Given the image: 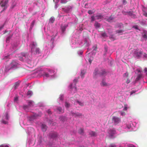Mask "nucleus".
I'll return each instance as SVG.
<instances>
[{"label":"nucleus","instance_id":"0e129e2a","mask_svg":"<svg viewBox=\"0 0 147 147\" xmlns=\"http://www.w3.org/2000/svg\"><path fill=\"white\" fill-rule=\"evenodd\" d=\"M64 117H63V116H62V117H61L60 118V119L61 120H62V119Z\"/></svg>","mask_w":147,"mask_h":147},{"label":"nucleus","instance_id":"13d9d810","mask_svg":"<svg viewBox=\"0 0 147 147\" xmlns=\"http://www.w3.org/2000/svg\"><path fill=\"white\" fill-rule=\"evenodd\" d=\"M45 76H46V77H48L49 76V75L47 73L45 74Z\"/></svg>","mask_w":147,"mask_h":147},{"label":"nucleus","instance_id":"5fc2aeb1","mask_svg":"<svg viewBox=\"0 0 147 147\" xmlns=\"http://www.w3.org/2000/svg\"><path fill=\"white\" fill-rule=\"evenodd\" d=\"M93 59H89V61L90 63H91L92 61V60Z\"/></svg>","mask_w":147,"mask_h":147},{"label":"nucleus","instance_id":"f704fd0d","mask_svg":"<svg viewBox=\"0 0 147 147\" xmlns=\"http://www.w3.org/2000/svg\"><path fill=\"white\" fill-rule=\"evenodd\" d=\"M83 129L81 128L79 129V133L80 134H82L83 133Z\"/></svg>","mask_w":147,"mask_h":147},{"label":"nucleus","instance_id":"a878e982","mask_svg":"<svg viewBox=\"0 0 147 147\" xmlns=\"http://www.w3.org/2000/svg\"><path fill=\"white\" fill-rule=\"evenodd\" d=\"M71 7L70 6H68L67 7H65L64 9L67 11H68L71 9Z\"/></svg>","mask_w":147,"mask_h":147},{"label":"nucleus","instance_id":"c9c22d12","mask_svg":"<svg viewBox=\"0 0 147 147\" xmlns=\"http://www.w3.org/2000/svg\"><path fill=\"white\" fill-rule=\"evenodd\" d=\"M35 23V21L34 20L32 21V22L31 23L30 28H31V29L33 27L34 25V24Z\"/></svg>","mask_w":147,"mask_h":147},{"label":"nucleus","instance_id":"a18cd8bd","mask_svg":"<svg viewBox=\"0 0 147 147\" xmlns=\"http://www.w3.org/2000/svg\"><path fill=\"white\" fill-rule=\"evenodd\" d=\"M91 22H92L94 21L95 20V18L94 16H92L91 17Z\"/></svg>","mask_w":147,"mask_h":147},{"label":"nucleus","instance_id":"9b49d317","mask_svg":"<svg viewBox=\"0 0 147 147\" xmlns=\"http://www.w3.org/2000/svg\"><path fill=\"white\" fill-rule=\"evenodd\" d=\"M21 55L25 57L26 58H28V56L29 55L28 53H21Z\"/></svg>","mask_w":147,"mask_h":147},{"label":"nucleus","instance_id":"4d7b16f0","mask_svg":"<svg viewBox=\"0 0 147 147\" xmlns=\"http://www.w3.org/2000/svg\"><path fill=\"white\" fill-rule=\"evenodd\" d=\"M97 49V47L96 46H95V47H94V48L93 49L94 50L96 51Z\"/></svg>","mask_w":147,"mask_h":147},{"label":"nucleus","instance_id":"338daca9","mask_svg":"<svg viewBox=\"0 0 147 147\" xmlns=\"http://www.w3.org/2000/svg\"><path fill=\"white\" fill-rule=\"evenodd\" d=\"M51 40L52 41V40H53V39L52 38L51 39Z\"/></svg>","mask_w":147,"mask_h":147},{"label":"nucleus","instance_id":"ddd939ff","mask_svg":"<svg viewBox=\"0 0 147 147\" xmlns=\"http://www.w3.org/2000/svg\"><path fill=\"white\" fill-rule=\"evenodd\" d=\"M96 19L97 20H100L102 19L103 17V16L100 14H98L95 16Z\"/></svg>","mask_w":147,"mask_h":147},{"label":"nucleus","instance_id":"774afa93","mask_svg":"<svg viewBox=\"0 0 147 147\" xmlns=\"http://www.w3.org/2000/svg\"><path fill=\"white\" fill-rule=\"evenodd\" d=\"M55 8H56L57 7V6L56 5H55Z\"/></svg>","mask_w":147,"mask_h":147},{"label":"nucleus","instance_id":"473e14b6","mask_svg":"<svg viewBox=\"0 0 147 147\" xmlns=\"http://www.w3.org/2000/svg\"><path fill=\"white\" fill-rule=\"evenodd\" d=\"M109 147H117V146L115 144L111 143Z\"/></svg>","mask_w":147,"mask_h":147},{"label":"nucleus","instance_id":"72a5a7b5","mask_svg":"<svg viewBox=\"0 0 147 147\" xmlns=\"http://www.w3.org/2000/svg\"><path fill=\"white\" fill-rule=\"evenodd\" d=\"M101 36L104 37H107L106 33L105 32L101 34Z\"/></svg>","mask_w":147,"mask_h":147},{"label":"nucleus","instance_id":"58836bf2","mask_svg":"<svg viewBox=\"0 0 147 147\" xmlns=\"http://www.w3.org/2000/svg\"><path fill=\"white\" fill-rule=\"evenodd\" d=\"M67 1L66 0H61V3L62 4L65 3L67 2Z\"/></svg>","mask_w":147,"mask_h":147},{"label":"nucleus","instance_id":"79ce46f5","mask_svg":"<svg viewBox=\"0 0 147 147\" xmlns=\"http://www.w3.org/2000/svg\"><path fill=\"white\" fill-rule=\"evenodd\" d=\"M127 105L126 104L124 105V109H123V110L124 111H126L127 110Z\"/></svg>","mask_w":147,"mask_h":147},{"label":"nucleus","instance_id":"4be33fe9","mask_svg":"<svg viewBox=\"0 0 147 147\" xmlns=\"http://www.w3.org/2000/svg\"><path fill=\"white\" fill-rule=\"evenodd\" d=\"M85 71L84 70H82L81 71V77L82 78H83L84 77V76L85 75Z\"/></svg>","mask_w":147,"mask_h":147},{"label":"nucleus","instance_id":"864d4df0","mask_svg":"<svg viewBox=\"0 0 147 147\" xmlns=\"http://www.w3.org/2000/svg\"><path fill=\"white\" fill-rule=\"evenodd\" d=\"M129 147H136V146L132 144H130L129 145Z\"/></svg>","mask_w":147,"mask_h":147},{"label":"nucleus","instance_id":"f8f14e48","mask_svg":"<svg viewBox=\"0 0 147 147\" xmlns=\"http://www.w3.org/2000/svg\"><path fill=\"white\" fill-rule=\"evenodd\" d=\"M47 127L44 124L42 125L41 126V128L43 131H45L47 130Z\"/></svg>","mask_w":147,"mask_h":147},{"label":"nucleus","instance_id":"a19ab883","mask_svg":"<svg viewBox=\"0 0 147 147\" xmlns=\"http://www.w3.org/2000/svg\"><path fill=\"white\" fill-rule=\"evenodd\" d=\"M143 37L145 39H147V36L146 33H144V34L143 35Z\"/></svg>","mask_w":147,"mask_h":147},{"label":"nucleus","instance_id":"a211bd4d","mask_svg":"<svg viewBox=\"0 0 147 147\" xmlns=\"http://www.w3.org/2000/svg\"><path fill=\"white\" fill-rule=\"evenodd\" d=\"M94 26L95 28H98L100 26V24L98 23L97 22H96Z\"/></svg>","mask_w":147,"mask_h":147},{"label":"nucleus","instance_id":"4c0bfd02","mask_svg":"<svg viewBox=\"0 0 147 147\" xmlns=\"http://www.w3.org/2000/svg\"><path fill=\"white\" fill-rule=\"evenodd\" d=\"M65 106L67 108H68L69 107L70 104H69L67 102H65Z\"/></svg>","mask_w":147,"mask_h":147},{"label":"nucleus","instance_id":"603ef678","mask_svg":"<svg viewBox=\"0 0 147 147\" xmlns=\"http://www.w3.org/2000/svg\"><path fill=\"white\" fill-rule=\"evenodd\" d=\"M122 2L124 4H125L127 3V1L125 0H123Z\"/></svg>","mask_w":147,"mask_h":147},{"label":"nucleus","instance_id":"8fccbe9b","mask_svg":"<svg viewBox=\"0 0 147 147\" xmlns=\"http://www.w3.org/2000/svg\"><path fill=\"white\" fill-rule=\"evenodd\" d=\"M63 96H61L59 98V99L61 100L62 101L63 100Z\"/></svg>","mask_w":147,"mask_h":147},{"label":"nucleus","instance_id":"ea45409f","mask_svg":"<svg viewBox=\"0 0 147 147\" xmlns=\"http://www.w3.org/2000/svg\"><path fill=\"white\" fill-rule=\"evenodd\" d=\"M28 105H25L23 106V108L25 110H26L27 109H28Z\"/></svg>","mask_w":147,"mask_h":147},{"label":"nucleus","instance_id":"5701e85b","mask_svg":"<svg viewBox=\"0 0 147 147\" xmlns=\"http://www.w3.org/2000/svg\"><path fill=\"white\" fill-rule=\"evenodd\" d=\"M34 102L30 100L28 102V105L30 106H31L33 105Z\"/></svg>","mask_w":147,"mask_h":147},{"label":"nucleus","instance_id":"4468645a","mask_svg":"<svg viewBox=\"0 0 147 147\" xmlns=\"http://www.w3.org/2000/svg\"><path fill=\"white\" fill-rule=\"evenodd\" d=\"M143 14L146 17H147V8H145L143 10Z\"/></svg>","mask_w":147,"mask_h":147},{"label":"nucleus","instance_id":"37998d69","mask_svg":"<svg viewBox=\"0 0 147 147\" xmlns=\"http://www.w3.org/2000/svg\"><path fill=\"white\" fill-rule=\"evenodd\" d=\"M9 146L7 145L2 144L0 146V147H9Z\"/></svg>","mask_w":147,"mask_h":147},{"label":"nucleus","instance_id":"c85d7f7f","mask_svg":"<svg viewBox=\"0 0 147 147\" xmlns=\"http://www.w3.org/2000/svg\"><path fill=\"white\" fill-rule=\"evenodd\" d=\"M76 102L81 106H83L84 105V103L83 102L78 101H77Z\"/></svg>","mask_w":147,"mask_h":147},{"label":"nucleus","instance_id":"0eeeda50","mask_svg":"<svg viewBox=\"0 0 147 147\" xmlns=\"http://www.w3.org/2000/svg\"><path fill=\"white\" fill-rule=\"evenodd\" d=\"M109 137L110 138H113L115 137L114 136V135L116 134V132L115 129H110L109 131Z\"/></svg>","mask_w":147,"mask_h":147},{"label":"nucleus","instance_id":"20e7f679","mask_svg":"<svg viewBox=\"0 0 147 147\" xmlns=\"http://www.w3.org/2000/svg\"><path fill=\"white\" fill-rule=\"evenodd\" d=\"M142 51L139 49H135L134 52V57L139 58L140 57L142 54Z\"/></svg>","mask_w":147,"mask_h":147},{"label":"nucleus","instance_id":"6e6552de","mask_svg":"<svg viewBox=\"0 0 147 147\" xmlns=\"http://www.w3.org/2000/svg\"><path fill=\"white\" fill-rule=\"evenodd\" d=\"M49 136L53 139H54L57 137L58 135L55 132H51L50 133Z\"/></svg>","mask_w":147,"mask_h":147},{"label":"nucleus","instance_id":"49530a36","mask_svg":"<svg viewBox=\"0 0 147 147\" xmlns=\"http://www.w3.org/2000/svg\"><path fill=\"white\" fill-rule=\"evenodd\" d=\"M125 114V113L124 111H121V115L124 116Z\"/></svg>","mask_w":147,"mask_h":147},{"label":"nucleus","instance_id":"39448f33","mask_svg":"<svg viewBox=\"0 0 147 147\" xmlns=\"http://www.w3.org/2000/svg\"><path fill=\"white\" fill-rule=\"evenodd\" d=\"M112 120L115 124L116 125L120 122L121 119L119 117L114 116L112 118Z\"/></svg>","mask_w":147,"mask_h":147},{"label":"nucleus","instance_id":"c03bdc74","mask_svg":"<svg viewBox=\"0 0 147 147\" xmlns=\"http://www.w3.org/2000/svg\"><path fill=\"white\" fill-rule=\"evenodd\" d=\"M129 75V74L128 72H126L124 74V76H126L128 77Z\"/></svg>","mask_w":147,"mask_h":147},{"label":"nucleus","instance_id":"cd10ccee","mask_svg":"<svg viewBox=\"0 0 147 147\" xmlns=\"http://www.w3.org/2000/svg\"><path fill=\"white\" fill-rule=\"evenodd\" d=\"M114 19L113 18L112 16H111L107 19V21L109 22H111Z\"/></svg>","mask_w":147,"mask_h":147},{"label":"nucleus","instance_id":"c756f323","mask_svg":"<svg viewBox=\"0 0 147 147\" xmlns=\"http://www.w3.org/2000/svg\"><path fill=\"white\" fill-rule=\"evenodd\" d=\"M57 110L60 112L63 113L64 112V111L62 109V108L60 107H58L57 108Z\"/></svg>","mask_w":147,"mask_h":147},{"label":"nucleus","instance_id":"69168bd1","mask_svg":"<svg viewBox=\"0 0 147 147\" xmlns=\"http://www.w3.org/2000/svg\"><path fill=\"white\" fill-rule=\"evenodd\" d=\"M7 32V30H5L4 31V34H5V33H6Z\"/></svg>","mask_w":147,"mask_h":147},{"label":"nucleus","instance_id":"e433bc0d","mask_svg":"<svg viewBox=\"0 0 147 147\" xmlns=\"http://www.w3.org/2000/svg\"><path fill=\"white\" fill-rule=\"evenodd\" d=\"M6 22H5L4 24L1 26H0V30H1L4 27L5 25L6 24Z\"/></svg>","mask_w":147,"mask_h":147},{"label":"nucleus","instance_id":"9d476101","mask_svg":"<svg viewBox=\"0 0 147 147\" xmlns=\"http://www.w3.org/2000/svg\"><path fill=\"white\" fill-rule=\"evenodd\" d=\"M100 85L101 86H108L110 85V84L106 83L105 81H104V80H102L101 82V83H100Z\"/></svg>","mask_w":147,"mask_h":147},{"label":"nucleus","instance_id":"393cba45","mask_svg":"<svg viewBox=\"0 0 147 147\" xmlns=\"http://www.w3.org/2000/svg\"><path fill=\"white\" fill-rule=\"evenodd\" d=\"M55 19L54 17H51L49 20L50 22L52 23H53L54 21H55Z\"/></svg>","mask_w":147,"mask_h":147},{"label":"nucleus","instance_id":"bf43d9fd","mask_svg":"<svg viewBox=\"0 0 147 147\" xmlns=\"http://www.w3.org/2000/svg\"><path fill=\"white\" fill-rule=\"evenodd\" d=\"M18 100V98L17 97H16L14 98V100L17 101Z\"/></svg>","mask_w":147,"mask_h":147},{"label":"nucleus","instance_id":"680f3d73","mask_svg":"<svg viewBox=\"0 0 147 147\" xmlns=\"http://www.w3.org/2000/svg\"><path fill=\"white\" fill-rule=\"evenodd\" d=\"M134 28H135V29H138V28L137 26H134Z\"/></svg>","mask_w":147,"mask_h":147},{"label":"nucleus","instance_id":"b1692460","mask_svg":"<svg viewBox=\"0 0 147 147\" xmlns=\"http://www.w3.org/2000/svg\"><path fill=\"white\" fill-rule=\"evenodd\" d=\"M32 94L33 93L32 91L30 90H29L28 91L27 93V94L29 96H32Z\"/></svg>","mask_w":147,"mask_h":147},{"label":"nucleus","instance_id":"09e8293b","mask_svg":"<svg viewBox=\"0 0 147 147\" xmlns=\"http://www.w3.org/2000/svg\"><path fill=\"white\" fill-rule=\"evenodd\" d=\"M88 13L90 14H91L93 13V12L91 10H89L88 11Z\"/></svg>","mask_w":147,"mask_h":147},{"label":"nucleus","instance_id":"7c9ffc66","mask_svg":"<svg viewBox=\"0 0 147 147\" xmlns=\"http://www.w3.org/2000/svg\"><path fill=\"white\" fill-rule=\"evenodd\" d=\"M79 78H76L73 80L74 82L75 83V84L78 82V81Z\"/></svg>","mask_w":147,"mask_h":147},{"label":"nucleus","instance_id":"7ed1b4c3","mask_svg":"<svg viewBox=\"0 0 147 147\" xmlns=\"http://www.w3.org/2000/svg\"><path fill=\"white\" fill-rule=\"evenodd\" d=\"M9 0H1L0 3V5L1 7L4 8L1 11V13L5 10L9 6L8 4Z\"/></svg>","mask_w":147,"mask_h":147},{"label":"nucleus","instance_id":"1a4fd4ad","mask_svg":"<svg viewBox=\"0 0 147 147\" xmlns=\"http://www.w3.org/2000/svg\"><path fill=\"white\" fill-rule=\"evenodd\" d=\"M71 114L72 115L75 117H80L82 116H84L82 113L78 112L75 113L74 112H72Z\"/></svg>","mask_w":147,"mask_h":147},{"label":"nucleus","instance_id":"f03ea898","mask_svg":"<svg viewBox=\"0 0 147 147\" xmlns=\"http://www.w3.org/2000/svg\"><path fill=\"white\" fill-rule=\"evenodd\" d=\"M94 73L95 75H98L100 76H104L106 75L107 72L105 69L96 68Z\"/></svg>","mask_w":147,"mask_h":147},{"label":"nucleus","instance_id":"de8ad7c7","mask_svg":"<svg viewBox=\"0 0 147 147\" xmlns=\"http://www.w3.org/2000/svg\"><path fill=\"white\" fill-rule=\"evenodd\" d=\"M136 90H133L130 92V95H132L134 93H136Z\"/></svg>","mask_w":147,"mask_h":147},{"label":"nucleus","instance_id":"6e6d98bb","mask_svg":"<svg viewBox=\"0 0 147 147\" xmlns=\"http://www.w3.org/2000/svg\"><path fill=\"white\" fill-rule=\"evenodd\" d=\"M47 112L49 114L51 113V111L50 110H48Z\"/></svg>","mask_w":147,"mask_h":147},{"label":"nucleus","instance_id":"3c124183","mask_svg":"<svg viewBox=\"0 0 147 147\" xmlns=\"http://www.w3.org/2000/svg\"><path fill=\"white\" fill-rule=\"evenodd\" d=\"M130 82V80H129L128 79V78H127V80L126 81V83H127V84H129V83Z\"/></svg>","mask_w":147,"mask_h":147},{"label":"nucleus","instance_id":"2eb2a0df","mask_svg":"<svg viewBox=\"0 0 147 147\" xmlns=\"http://www.w3.org/2000/svg\"><path fill=\"white\" fill-rule=\"evenodd\" d=\"M20 84L19 82H16L15 83L13 86V88L15 89H16L19 86Z\"/></svg>","mask_w":147,"mask_h":147},{"label":"nucleus","instance_id":"2f4dec72","mask_svg":"<svg viewBox=\"0 0 147 147\" xmlns=\"http://www.w3.org/2000/svg\"><path fill=\"white\" fill-rule=\"evenodd\" d=\"M127 14L129 15V16H132L133 14V12L131 11H129L128 12H126Z\"/></svg>","mask_w":147,"mask_h":147},{"label":"nucleus","instance_id":"f257e3e1","mask_svg":"<svg viewBox=\"0 0 147 147\" xmlns=\"http://www.w3.org/2000/svg\"><path fill=\"white\" fill-rule=\"evenodd\" d=\"M37 45L36 42L32 41L30 45V47L31 48V55L38 54L40 53V49L37 47Z\"/></svg>","mask_w":147,"mask_h":147},{"label":"nucleus","instance_id":"412c9836","mask_svg":"<svg viewBox=\"0 0 147 147\" xmlns=\"http://www.w3.org/2000/svg\"><path fill=\"white\" fill-rule=\"evenodd\" d=\"M12 35H9L6 38V41L7 42H9V41L11 39V38L12 37Z\"/></svg>","mask_w":147,"mask_h":147},{"label":"nucleus","instance_id":"e2e57ef3","mask_svg":"<svg viewBox=\"0 0 147 147\" xmlns=\"http://www.w3.org/2000/svg\"><path fill=\"white\" fill-rule=\"evenodd\" d=\"M19 58L20 59V60H21V61H22V60L23 59H22V57H19Z\"/></svg>","mask_w":147,"mask_h":147},{"label":"nucleus","instance_id":"6ab92c4d","mask_svg":"<svg viewBox=\"0 0 147 147\" xmlns=\"http://www.w3.org/2000/svg\"><path fill=\"white\" fill-rule=\"evenodd\" d=\"M10 69H11L9 65L8 66H7L5 67V72H7Z\"/></svg>","mask_w":147,"mask_h":147},{"label":"nucleus","instance_id":"bb28decb","mask_svg":"<svg viewBox=\"0 0 147 147\" xmlns=\"http://www.w3.org/2000/svg\"><path fill=\"white\" fill-rule=\"evenodd\" d=\"M124 32L123 30H117L116 31V33L120 34L123 33Z\"/></svg>","mask_w":147,"mask_h":147},{"label":"nucleus","instance_id":"423d86ee","mask_svg":"<svg viewBox=\"0 0 147 147\" xmlns=\"http://www.w3.org/2000/svg\"><path fill=\"white\" fill-rule=\"evenodd\" d=\"M18 63L16 61L13 60L9 65L11 69H13L17 67Z\"/></svg>","mask_w":147,"mask_h":147},{"label":"nucleus","instance_id":"aec40b11","mask_svg":"<svg viewBox=\"0 0 147 147\" xmlns=\"http://www.w3.org/2000/svg\"><path fill=\"white\" fill-rule=\"evenodd\" d=\"M67 26L65 25L61 26V29L63 32H65Z\"/></svg>","mask_w":147,"mask_h":147},{"label":"nucleus","instance_id":"f3484780","mask_svg":"<svg viewBox=\"0 0 147 147\" xmlns=\"http://www.w3.org/2000/svg\"><path fill=\"white\" fill-rule=\"evenodd\" d=\"M90 135L92 136H97V134L96 132L94 131H91L90 132Z\"/></svg>","mask_w":147,"mask_h":147},{"label":"nucleus","instance_id":"dca6fc26","mask_svg":"<svg viewBox=\"0 0 147 147\" xmlns=\"http://www.w3.org/2000/svg\"><path fill=\"white\" fill-rule=\"evenodd\" d=\"M142 76V74H138L137 76V78L135 80V81L137 82L140 79H141Z\"/></svg>","mask_w":147,"mask_h":147},{"label":"nucleus","instance_id":"052dcab7","mask_svg":"<svg viewBox=\"0 0 147 147\" xmlns=\"http://www.w3.org/2000/svg\"><path fill=\"white\" fill-rule=\"evenodd\" d=\"M144 71L146 72H147V68H146V67L144 69Z\"/></svg>","mask_w":147,"mask_h":147}]
</instances>
